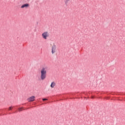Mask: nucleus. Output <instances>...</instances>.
Returning a JSON list of instances; mask_svg holds the SVG:
<instances>
[{
	"instance_id": "6e6552de",
	"label": "nucleus",
	"mask_w": 125,
	"mask_h": 125,
	"mask_svg": "<svg viewBox=\"0 0 125 125\" xmlns=\"http://www.w3.org/2000/svg\"><path fill=\"white\" fill-rule=\"evenodd\" d=\"M12 108H13L12 106H10L8 108V111H11V110H12Z\"/></svg>"
},
{
	"instance_id": "423d86ee",
	"label": "nucleus",
	"mask_w": 125,
	"mask_h": 125,
	"mask_svg": "<svg viewBox=\"0 0 125 125\" xmlns=\"http://www.w3.org/2000/svg\"><path fill=\"white\" fill-rule=\"evenodd\" d=\"M55 85H56V83H55V82H53L51 83L50 86L51 88H54V87H55Z\"/></svg>"
},
{
	"instance_id": "20e7f679",
	"label": "nucleus",
	"mask_w": 125,
	"mask_h": 125,
	"mask_svg": "<svg viewBox=\"0 0 125 125\" xmlns=\"http://www.w3.org/2000/svg\"><path fill=\"white\" fill-rule=\"evenodd\" d=\"M35 99H36V97L32 96L29 98L27 100L28 102H33V101H35Z\"/></svg>"
},
{
	"instance_id": "39448f33",
	"label": "nucleus",
	"mask_w": 125,
	"mask_h": 125,
	"mask_svg": "<svg viewBox=\"0 0 125 125\" xmlns=\"http://www.w3.org/2000/svg\"><path fill=\"white\" fill-rule=\"evenodd\" d=\"M30 6V4L29 3H25L22 4L21 8L23 9V8H28Z\"/></svg>"
},
{
	"instance_id": "0eeeda50",
	"label": "nucleus",
	"mask_w": 125,
	"mask_h": 125,
	"mask_svg": "<svg viewBox=\"0 0 125 125\" xmlns=\"http://www.w3.org/2000/svg\"><path fill=\"white\" fill-rule=\"evenodd\" d=\"M19 112H21V111H23L24 110V108L23 107H20L18 108Z\"/></svg>"
},
{
	"instance_id": "f257e3e1",
	"label": "nucleus",
	"mask_w": 125,
	"mask_h": 125,
	"mask_svg": "<svg viewBox=\"0 0 125 125\" xmlns=\"http://www.w3.org/2000/svg\"><path fill=\"white\" fill-rule=\"evenodd\" d=\"M46 67H43L41 70L40 78L42 81H44L45 79H46Z\"/></svg>"
},
{
	"instance_id": "f03ea898",
	"label": "nucleus",
	"mask_w": 125,
	"mask_h": 125,
	"mask_svg": "<svg viewBox=\"0 0 125 125\" xmlns=\"http://www.w3.org/2000/svg\"><path fill=\"white\" fill-rule=\"evenodd\" d=\"M49 37V33L48 32H44L42 34V38L44 39V40H47V38Z\"/></svg>"
},
{
	"instance_id": "1a4fd4ad",
	"label": "nucleus",
	"mask_w": 125,
	"mask_h": 125,
	"mask_svg": "<svg viewBox=\"0 0 125 125\" xmlns=\"http://www.w3.org/2000/svg\"><path fill=\"white\" fill-rule=\"evenodd\" d=\"M43 101H45V100H47V99H42Z\"/></svg>"
},
{
	"instance_id": "9d476101",
	"label": "nucleus",
	"mask_w": 125,
	"mask_h": 125,
	"mask_svg": "<svg viewBox=\"0 0 125 125\" xmlns=\"http://www.w3.org/2000/svg\"><path fill=\"white\" fill-rule=\"evenodd\" d=\"M66 1H69V0H66Z\"/></svg>"
},
{
	"instance_id": "7ed1b4c3",
	"label": "nucleus",
	"mask_w": 125,
	"mask_h": 125,
	"mask_svg": "<svg viewBox=\"0 0 125 125\" xmlns=\"http://www.w3.org/2000/svg\"><path fill=\"white\" fill-rule=\"evenodd\" d=\"M56 52V45L54 44L52 46V54H54Z\"/></svg>"
}]
</instances>
